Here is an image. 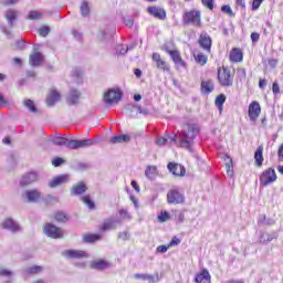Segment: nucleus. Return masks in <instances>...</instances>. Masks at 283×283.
Here are the masks:
<instances>
[{"label": "nucleus", "instance_id": "603ef678", "mask_svg": "<svg viewBox=\"0 0 283 283\" xmlns=\"http://www.w3.org/2000/svg\"><path fill=\"white\" fill-rule=\"evenodd\" d=\"M169 212L167 211H161L160 214L158 216L159 222H167L169 220Z\"/></svg>", "mask_w": 283, "mask_h": 283}, {"label": "nucleus", "instance_id": "9b49d317", "mask_svg": "<svg viewBox=\"0 0 283 283\" xmlns=\"http://www.w3.org/2000/svg\"><path fill=\"white\" fill-rule=\"evenodd\" d=\"M261 112H262V107H260V103L252 102L249 105V109H248V116L250 120L252 123H255V120H258V118L260 117Z\"/></svg>", "mask_w": 283, "mask_h": 283}, {"label": "nucleus", "instance_id": "6e6d98bb", "mask_svg": "<svg viewBox=\"0 0 283 283\" xmlns=\"http://www.w3.org/2000/svg\"><path fill=\"white\" fill-rule=\"evenodd\" d=\"M40 36H48L50 34V27H41L39 29Z\"/></svg>", "mask_w": 283, "mask_h": 283}, {"label": "nucleus", "instance_id": "338daca9", "mask_svg": "<svg viewBox=\"0 0 283 283\" xmlns=\"http://www.w3.org/2000/svg\"><path fill=\"white\" fill-rule=\"evenodd\" d=\"M258 223L259 224H266V214L259 216Z\"/></svg>", "mask_w": 283, "mask_h": 283}, {"label": "nucleus", "instance_id": "cd10ccee", "mask_svg": "<svg viewBox=\"0 0 283 283\" xmlns=\"http://www.w3.org/2000/svg\"><path fill=\"white\" fill-rule=\"evenodd\" d=\"M136 48V44L125 45V44H118L116 46V53L118 56H125L126 53L132 52Z\"/></svg>", "mask_w": 283, "mask_h": 283}, {"label": "nucleus", "instance_id": "ea45409f", "mask_svg": "<svg viewBox=\"0 0 283 283\" xmlns=\"http://www.w3.org/2000/svg\"><path fill=\"white\" fill-rule=\"evenodd\" d=\"M23 105L24 107H27V109H29V112H31V114H36L38 109H36V105L34 104V101L24 99Z\"/></svg>", "mask_w": 283, "mask_h": 283}, {"label": "nucleus", "instance_id": "5fc2aeb1", "mask_svg": "<svg viewBox=\"0 0 283 283\" xmlns=\"http://www.w3.org/2000/svg\"><path fill=\"white\" fill-rule=\"evenodd\" d=\"M123 21L127 28H132L134 25V18H132L130 15L123 17Z\"/></svg>", "mask_w": 283, "mask_h": 283}, {"label": "nucleus", "instance_id": "79ce46f5", "mask_svg": "<svg viewBox=\"0 0 283 283\" xmlns=\"http://www.w3.org/2000/svg\"><path fill=\"white\" fill-rule=\"evenodd\" d=\"M195 61L199 65H207V61H209V60H208L207 55H205V53H199V54L195 55Z\"/></svg>", "mask_w": 283, "mask_h": 283}, {"label": "nucleus", "instance_id": "774afa93", "mask_svg": "<svg viewBox=\"0 0 283 283\" xmlns=\"http://www.w3.org/2000/svg\"><path fill=\"white\" fill-rule=\"evenodd\" d=\"M277 156L279 160L283 163V144L279 147Z\"/></svg>", "mask_w": 283, "mask_h": 283}, {"label": "nucleus", "instance_id": "423d86ee", "mask_svg": "<svg viewBox=\"0 0 283 283\" xmlns=\"http://www.w3.org/2000/svg\"><path fill=\"white\" fill-rule=\"evenodd\" d=\"M43 233L44 235H48V238H51L52 240H59L63 238V230L53 223H45L43 227Z\"/></svg>", "mask_w": 283, "mask_h": 283}, {"label": "nucleus", "instance_id": "e433bc0d", "mask_svg": "<svg viewBox=\"0 0 283 283\" xmlns=\"http://www.w3.org/2000/svg\"><path fill=\"white\" fill-rule=\"evenodd\" d=\"M80 12L82 17H88L92 9L90 8V2L83 1L80 7Z\"/></svg>", "mask_w": 283, "mask_h": 283}, {"label": "nucleus", "instance_id": "dca6fc26", "mask_svg": "<svg viewBox=\"0 0 283 283\" xmlns=\"http://www.w3.org/2000/svg\"><path fill=\"white\" fill-rule=\"evenodd\" d=\"M167 167H168V171H170V174H172L177 177H182V176H185V174H187L185 166H182L180 164L169 163Z\"/></svg>", "mask_w": 283, "mask_h": 283}, {"label": "nucleus", "instance_id": "2eb2a0df", "mask_svg": "<svg viewBox=\"0 0 283 283\" xmlns=\"http://www.w3.org/2000/svg\"><path fill=\"white\" fill-rule=\"evenodd\" d=\"M22 198L27 200V202H39V200H41V191L38 189L27 190L22 195Z\"/></svg>", "mask_w": 283, "mask_h": 283}, {"label": "nucleus", "instance_id": "4d7b16f0", "mask_svg": "<svg viewBox=\"0 0 283 283\" xmlns=\"http://www.w3.org/2000/svg\"><path fill=\"white\" fill-rule=\"evenodd\" d=\"M176 220L178 224H182V222H185V212L178 211L176 214Z\"/></svg>", "mask_w": 283, "mask_h": 283}, {"label": "nucleus", "instance_id": "58836bf2", "mask_svg": "<svg viewBox=\"0 0 283 283\" xmlns=\"http://www.w3.org/2000/svg\"><path fill=\"white\" fill-rule=\"evenodd\" d=\"M226 165H227V174L228 176L233 177V159H231V157L229 155H226Z\"/></svg>", "mask_w": 283, "mask_h": 283}, {"label": "nucleus", "instance_id": "69168bd1", "mask_svg": "<svg viewBox=\"0 0 283 283\" xmlns=\"http://www.w3.org/2000/svg\"><path fill=\"white\" fill-rule=\"evenodd\" d=\"M272 92L273 94H280V84H277V82L272 84Z\"/></svg>", "mask_w": 283, "mask_h": 283}, {"label": "nucleus", "instance_id": "13d9d810", "mask_svg": "<svg viewBox=\"0 0 283 283\" xmlns=\"http://www.w3.org/2000/svg\"><path fill=\"white\" fill-rule=\"evenodd\" d=\"M64 163L63 158L61 157H55L53 160H52V165L53 167H61V165Z\"/></svg>", "mask_w": 283, "mask_h": 283}, {"label": "nucleus", "instance_id": "0e129e2a", "mask_svg": "<svg viewBox=\"0 0 283 283\" xmlns=\"http://www.w3.org/2000/svg\"><path fill=\"white\" fill-rule=\"evenodd\" d=\"M118 239L119 240H129V233L127 231L119 232Z\"/></svg>", "mask_w": 283, "mask_h": 283}, {"label": "nucleus", "instance_id": "f704fd0d", "mask_svg": "<svg viewBox=\"0 0 283 283\" xmlns=\"http://www.w3.org/2000/svg\"><path fill=\"white\" fill-rule=\"evenodd\" d=\"M4 17H6L10 28H13L14 21H17V11L9 10V11L6 12Z\"/></svg>", "mask_w": 283, "mask_h": 283}, {"label": "nucleus", "instance_id": "ddd939ff", "mask_svg": "<svg viewBox=\"0 0 283 283\" xmlns=\"http://www.w3.org/2000/svg\"><path fill=\"white\" fill-rule=\"evenodd\" d=\"M153 61L156 63L157 70H161V72H170L171 66L167 63L158 53H153Z\"/></svg>", "mask_w": 283, "mask_h": 283}, {"label": "nucleus", "instance_id": "f03ea898", "mask_svg": "<svg viewBox=\"0 0 283 283\" xmlns=\"http://www.w3.org/2000/svg\"><path fill=\"white\" fill-rule=\"evenodd\" d=\"M53 145H57L59 147H67L69 149H85V147H92V145H95L96 142L94 139L88 138V139H82V140H76V139H67L66 137L63 136H56L52 139Z\"/></svg>", "mask_w": 283, "mask_h": 283}, {"label": "nucleus", "instance_id": "5701e85b", "mask_svg": "<svg viewBox=\"0 0 283 283\" xmlns=\"http://www.w3.org/2000/svg\"><path fill=\"white\" fill-rule=\"evenodd\" d=\"M116 224H120V220L114 218L106 219L99 229L101 231H112V229H116Z\"/></svg>", "mask_w": 283, "mask_h": 283}, {"label": "nucleus", "instance_id": "0eeeda50", "mask_svg": "<svg viewBox=\"0 0 283 283\" xmlns=\"http://www.w3.org/2000/svg\"><path fill=\"white\" fill-rule=\"evenodd\" d=\"M168 205H185V195L178 189H171L167 192Z\"/></svg>", "mask_w": 283, "mask_h": 283}, {"label": "nucleus", "instance_id": "4468645a", "mask_svg": "<svg viewBox=\"0 0 283 283\" xmlns=\"http://www.w3.org/2000/svg\"><path fill=\"white\" fill-rule=\"evenodd\" d=\"M60 101H61V93H59L56 88H51L46 96V105L49 107H54V105H56V103H59Z\"/></svg>", "mask_w": 283, "mask_h": 283}, {"label": "nucleus", "instance_id": "2f4dec72", "mask_svg": "<svg viewBox=\"0 0 283 283\" xmlns=\"http://www.w3.org/2000/svg\"><path fill=\"white\" fill-rule=\"evenodd\" d=\"M43 266L41 265H32L23 270V275H36L42 273Z\"/></svg>", "mask_w": 283, "mask_h": 283}, {"label": "nucleus", "instance_id": "de8ad7c7", "mask_svg": "<svg viewBox=\"0 0 283 283\" xmlns=\"http://www.w3.org/2000/svg\"><path fill=\"white\" fill-rule=\"evenodd\" d=\"M97 240H101L99 234H88V235L84 237V241L90 242V243L97 242Z\"/></svg>", "mask_w": 283, "mask_h": 283}, {"label": "nucleus", "instance_id": "f3484780", "mask_svg": "<svg viewBox=\"0 0 283 283\" xmlns=\"http://www.w3.org/2000/svg\"><path fill=\"white\" fill-rule=\"evenodd\" d=\"M127 116L129 118H138L143 114V108L136 104H128L125 107Z\"/></svg>", "mask_w": 283, "mask_h": 283}, {"label": "nucleus", "instance_id": "09e8293b", "mask_svg": "<svg viewBox=\"0 0 283 283\" xmlns=\"http://www.w3.org/2000/svg\"><path fill=\"white\" fill-rule=\"evenodd\" d=\"M55 220L56 222H67V214L65 212H56Z\"/></svg>", "mask_w": 283, "mask_h": 283}, {"label": "nucleus", "instance_id": "aec40b11", "mask_svg": "<svg viewBox=\"0 0 283 283\" xmlns=\"http://www.w3.org/2000/svg\"><path fill=\"white\" fill-rule=\"evenodd\" d=\"M199 45L207 52L211 51V36L207 32H202L199 36Z\"/></svg>", "mask_w": 283, "mask_h": 283}, {"label": "nucleus", "instance_id": "4be33fe9", "mask_svg": "<svg viewBox=\"0 0 283 283\" xmlns=\"http://www.w3.org/2000/svg\"><path fill=\"white\" fill-rule=\"evenodd\" d=\"M112 266V263L103 260V259H97L92 261L91 268L95 269L96 271H105V269H109Z\"/></svg>", "mask_w": 283, "mask_h": 283}, {"label": "nucleus", "instance_id": "7c9ffc66", "mask_svg": "<svg viewBox=\"0 0 283 283\" xmlns=\"http://www.w3.org/2000/svg\"><path fill=\"white\" fill-rule=\"evenodd\" d=\"M213 90H214L213 81L208 80V81L201 82V94H211Z\"/></svg>", "mask_w": 283, "mask_h": 283}, {"label": "nucleus", "instance_id": "7ed1b4c3", "mask_svg": "<svg viewBox=\"0 0 283 283\" xmlns=\"http://www.w3.org/2000/svg\"><path fill=\"white\" fill-rule=\"evenodd\" d=\"M202 13L198 10L186 11L182 14L184 25H193L195 28H200L202 25L201 20Z\"/></svg>", "mask_w": 283, "mask_h": 283}, {"label": "nucleus", "instance_id": "a19ab883", "mask_svg": "<svg viewBox=\"0 0 283 283\" xmlns=\"http://www.w3.org/2000/svg\"><path fill=\"white\" fill-rule=\"evenodd\" d=\"M14 272L6 268H0V277H6V280H12Z\"/></svg>", "mask_w": 283, "mask_h": 283}, {"label": "nucleus", "instance_id": "c756f323", "mask_svg": "<svg viewBox=\"0 0 283 283\" xmlns=\"http://www.w3.org/2000/svg\"><path fill=\"white\" fill-rule=\"evenodd\" d=\"M242 51L238 48L232 49V51L230 52V61L232 63H240L242 62Z\"/></svg>", "mask_w": 283, "mask_h": 283}, {"label": "nucleus", "instance_id": "c9c22d12", "mask_svg": "<svg viewBox=\"0 0 283 283\" xmlns=\"http://www.w3.org/2000/svg\"><path fill=\"white\" fill-rule=\"evenodd\" d=\"M226 101H227V96L224 94L218 95L214 101V105H216V107H218L220 114H222V107H223Z\"/></svg>", "mask_w": 283, "mask_h": 283}, {"label": "nucleus", "instance_id": "49530a36", "mask_svg": "<svg viewBox=\"0 0 283 283\" xmlns=\"http://www.w3.org/2000/svg\"><path fill=\"white\" fill-rule=\"evenodd\" d=\"M42 17H43V14H41V12L31 11V12H29L28 19H30L31 21H39Z\"/></svg>", "mask_w": 283, "mask_h": 283}, {"label": "nucleus", "instance_id": "393cba45", "mask_svg": "<svg viewBox=\"0 0 283 283\" xmlns=\"http://www.w3.org/2000/svg\"><path fill=\"white\" fill-rule=\"evenodd\" d=\"M87 191V186L83 181H80L71 189V196H82V193H85Z\"/></svg>", "mask_w": 283, "mask_h": 283}, {"label": "nucleus", "instance_id": "6ab92c4d", "mask_svg": "<svg viewBox=\"0 0 283 283\" xmlns=\"http://www.w3.org/2000/svg\"><path fill=\"white\" fill-rule=\"evenodd\" d=\"M65 182H70V176L61 175V176L54 177L51 181H49V187L51 189H55V187H61V185H65Z\"/></svg>", "mask_w": 283, "mask_h": 283}, {"label": "nucleus", "instance_id": "f257e3e1", "mask_svg": "<svg viewBox=\"0 0 283 283\" xmlns=\"http://www.w3.org/2000/svg\"><path fill=\"white\" fill-rule=\"evenodd\" d=\"M179 147L193 151V140L200 134V126L198 124H187L181 132H178Z\"/></svg>", "mask_w": 283, "mask_h": 283}, {"label": "nucleus", "instance_id": "6e6552de", "mask_svg": "<svg viewBox=\"0 0 283 283\" xmlns=\"http://www.w3.org/2000/svg\"><path fill=\"white\" fill-rule=\"evenodd\" d=\"M62 255L66 260H84L85 258H90V254L83 250H64Z\"/></svg>", "mask_w": 283, "mask_h": 283}, {"label": "nucleus", "instance_id": "9d476101", "mask_svg": "<svg viewBox=\"0 0 283 283\" xmlns=\"http://www.w3.org/2000/svg\"><path fill=\"white\" fill-rule=\"evenodd\" d=\"M1 228L11 233H19V231H21V226L12 218L4 219L1 223Z\"/></svg>", "mask_w": 283, "mask_h": 283}, {"label": "nucleus", "instance_id": "8fccbe9b", "mask_svg": "<svg viewBox=\"0 0 283 283\" xmlns=\"http://www.w3.org/2000/svg\"><path fill=\"white\" fill-rule=\"evenodd\" d=\"M221 11L228 14L229 17H235V13H233V10L231 9V6L224 4L221 7Z\"/></svg>", "mask_w": 283, "mask_h": 283}, {"label": "nucleus", "instance_id": "864d4df0", "mask_svg": "<svg viewBox=\"0 0 283 283\" xmlns=\"http://www.w3.org/2000/svg\"><path fill=\"white\" fill-rule=\"evenodd\" d=\"M119 218H122V220H132V216L125 209L119 210Z\"/></svg>", "mask_w": 283, "mask_h": 283}, {"label": "nucleus", "instance_id": "37998d69", "mask_svg": "<svg viewBox=\"0 0 283 283\" xmlns=\"http://www.w3.org/2000/svg\"><path fill=\"white\" fill-rule=\"evenodd\" d=\"M82 201L84 202V205H86V207H88V209H96V205L92 200V197L84 196L82 197Z\"/></svg>", "mask_w": 283, "mask_h": 283}, {"label": "nucleus", "instance_id": "c03bdc74", "mask_svg": "<svg viewBox=\"0 0 283 283\" xmlns=\"http://www.w3.org/2000/svg\"><path fill=\"white\" fill-rule=\"evenodd\" d=\"M128 136L130 140H135V143H138L139 140L143 139V132L135 130V132H132Z\"/></svg>", "mask_w": 283, "mask_h": 283}, {"label": "nucleus", "instance_id": "bb28decb", "mask_svg": "<svg viewBox=\"0 0 283 283\" xmlns=\"http://www.w3.org/2000/svg\"><path fill=\"white\" fill-rule=\"evenodd\" d=\"M211 282V274H209V270L203 269L201 273L197 274L195 277L196 283H202V282Z\"/></svg>", "mask_w": 283, "mask_h": 283}, {"label": "nucleus", "instance_id": "1a4fd4ad", "mask_svg": "<svg viewBox=\"0 0 283 283\" xmlns=\"http://www.w3.org/2000/svg\"><path fill=\"white\" fill-rule=\"evenodd\" d=\"M277 180V175L275 174V169L270 168L265 171H263L260 176V182L263 185V187H268V185H271V182H275Z\"/></svg>", "mask_w": 283, "mask_h": 283}, {"label": "nucleus", "instance_id": "473e14b6", "mask_svg": "<svg viewBox=\"0 0 283 283\" xmlns=\"http://www.w3.org/2000/svg\"><path fill=\"white\" fill-rule=\"evenodd\" d=\"M129 140H132V137H129V135H119L111 138V143L113 145H118L120 143H129Z\"/></svg>", "mask_w": 283, "mask_h": 283}, {"label": "nucleus", "instance_id": "c85d7f7f", "mask_svg": "<svg viewBox=\"0 0 283 283\" xmlns=\"http://www.w3.org/2000/svg\"><path fill=\"white\" fill-rule=\"evenodd\" d=\"M145 176L148 180H156V178H158V168L156 166H147Z\"/></svg>", "mask_w": 283, "mask_h": 283}, {"label": "nucleus", "instance_id": "a18cd8bd", "mask_svg": "<svg viewBox=\"0 0 283 283\" xmlns=\"http://www.w3.org/2000/svg\"><path fill=\"white\" fill-rule=\"evenodd\" d=\"M97 39H99V41H107V39H112V33H108L107 30H101L97 34Z\"/></svg>", "mask_w": 283, "mask_h": 283}, {"label": "nucleus", "instance_id": "39448f33", "mask_svg": "<svg viewBox=\"0 0 283 283\" xmlns=\"http://www.w3.org/2000/svg\"><path fill=\"white\" fill-rule=\"evenodd\" d=\"M123 98V92L120 88H108L104 93L105 105H116Z\"/></svg>", "mask_w": 283, "mask_h": 283}, {"label": "nucleus", "instance_id": "bf43d9fd", "mask_svg": "<svg viewBox=\"0 0 283 283\" xmlns=\"http://www.w3.org/2000/svg\"><path fill=\"white\" fill-rule=\"evenodd\" d=\"M202 6L208 8L209 10H213V0H201Z\"/></svg>", "mask_w": 283, "mask_h": 283}, {"label": "nucleus", "instance_id": "20e7f679", "mask_svg": "<svg viewBox=\"0 0 283 283\" xmlns=\"http://www.w3.org/2000/svg\"><path fill=\"white\" fill-rule=\"evenodd\" d=\"M218 81L221 87L233 86V76H231V71L227 66L218 70Z\"/></svg>", "mask_w": 283, "mask_h": 283}, {"label": "nucleus", "instance_id": "3c124183", "mask_svg": "<svg viewBox=\"0 0 283 283\" xmlns=\"http://www.w3.org/2000/svg\"><path fill=\"white\" fill-rule=\"evenodd\" d=\"M126 191L129 195V200L133 202L135 209H138V199L134 195H132L129 188H126Z\"/></svg>", "mask_w": 283, "mask_h": 283}, {"label": "nucleus", "instance_id": "412c9836", "mask_svg": "<svg viewBox=\"0 0 283 283\" xmlns=\"http://www.w3.org/2000/svg\"><path fill=\"white\" fill-rule=\"evenodd\" d=\"M36 180H39V175L36 172L32 171L22 177L20 185L22 187H25L28 185H32V182H36Z\"/></svg>", "mask_w": 283, "mask_h": 283}, {"label": "nucleus", "instance_id": "680f3d73", "mask_svg": "<svg viewBox=\"0 0 283 283\" xmlns=\"http://www.w3.org/2000/svg\"><path fill=\"white\" fill-rule=\"evenodd\" d=\"M156 251H157V253H167V251H169V244L168 245H158Z\"/></svg>", "mask_w": 283, "mask_h": 283}, {"label": "nucleus", "instance_id": "a211bd4d", "mask_svg": "<svg viewBox=\"0 0 283 283\" xmlns=\"http://www.w3.org/2000/svg\"><path fill=\"white\" fill-rule=\"evenodd\" d=\"M166 52L169 53L171 60L174 61L175 65H177V67H187V63H185V61L180 56V52H178L177 50L171 51L169 49H166Z\"/></svg>", "mask_w": 283, "mask_h": 283}, {"label": "nucleus", "instance_id": "b1692460", "mask_svg": "<svg viewBox=\"0 0 283 283\" xmlns=\"http://www.w3.org/2000/svg\"><path fill=\"white\" fill-rule=\"evenodd\" d=\"M43 63V54L39 51L33 52L30 55V65L33 67H39Z\"/></svg>", "mask_w": 283, "mask_h": 283}, {"label": "nucleus", "instance_id": "f8f14e48", "mask_svg": "<svg viewBox=\"0 0 283 283\" xmlns=\"http://www.w3.org/2000/svg\"><path fill=\"white\" fill-rule=\"evenodd\" d=\"M148 14L154 17L155 19H159V21H165L167 19V11L160 7L151 6L147 8Z\"/></svg>", "mask_w": 283, "mask_h": 283}, {"label": "nucleus", "instance_id": "72a5a7b5", "mask_svg": "<svg viewBox=\"0 0 283 283\" xmlns=\"http://www.w3.org/2000/svg\"><path fill=\"white\" fill-rule=\"evenodd\" d=\"M262 151H264V148L262 146H259L254 153V159L258 167H262V163H264V157L262 155Z\"/></svg>", "mask_w": 283, "mask_h": 283}, {"label": "nucleus", "instance_id": "4c0bfd02", "mask_svg": "<svg viewBox=\"0 0 283 283\" xmlns=\"http://www.w3.org/2000/svg\"><path fill=\"white\" fill-rule=\"evenodd\" d=\"M143 280L146 283H157L160 282V276L158 274H144Z\"/></svg>", "mask_w": 283, "mask_h": 283}, {"label": "nucleus", "instance_id": "052dcab7", "mask_svg": "<svg viewBox=\"0 0 283 283\" xmlns=\"http://www.w3.org/2000/svg\"><path fill=\"white\" fill-rule=\"evenodd\" d=\"M178 244H180V239L174 237L172 240L168 243V247L171 249V247H178Z\"/></svg>", "mask_w": 283, "mask_h": 283}, {"label": "nucleus", "instance_id": "a878e982", "mask_svg": "<svg viewBox=\"0 0 283 283\" xmlns=\"http://www.w3.org/2000/svg\"><path fill=\"white\" fill-rule=\"evenodd\" d=\"M81 98V93L77 90H71L66 96L69 105H76Z\"/></svg>", "mask_w": 283, "mask_h": 283}, {"label": "nucleus", "instance_id": "e2e57ef3", "mask_svg": "<svg viewBox=\"0 0 283 283\" xmlns=\"http://www.w3.org/2000/svg\"><path fill=\"white\" fill-rule=\"evenodd\" d=\"M264 0H253L252 10H259L260 6H262Z\"/></svg>", "mask_w": 283, "mask_h": 283}]
</instances>
